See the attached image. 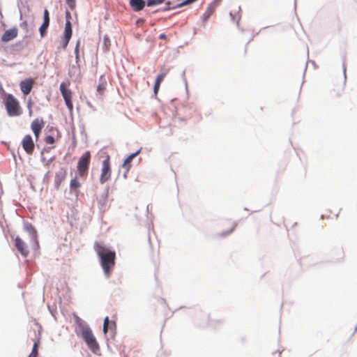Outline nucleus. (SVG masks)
<instances>
[{
  "instance_id": "nucleus-20",
  "label": "nucleus",
  "mask_w": 357,
  "mask_h": 357,
  "mask_svg": "<svg viewBox=\"0 0 357 357\" xmlns=\"http://www.w3.org/2000/svg\"><path fill=\"white\" fill-rule=\"evenodd\" d=\"M113 327L114 328L116 327L115 321H109V317H106L104 319L103 328H102L103 333L105 334H107V333L108 332L109 328H112Z\"/></svg>"
},
{
  "instance_id": "nucleus-7",
  "label": "nucleus",
  "mask_w": 357,
  "mask_h": 357,
  "mask_svg": "<svg viewBox=\"0 0 357 357\" xmlns=\"http://www.w3.org/2000/svg\"><path fill=\"white\" fill-rule=\"evenodd\" d=\"M66 22L65 24L63 37L61 40V47L63 49L66 48L73 34L72 25L70 21V13L69 11L66 12Z\"/></svg>"
},
{
  "instance_id": "nucleus-13",
  "label": "nucleus",
  "mask_w": 357,
  "mask_h": 357,
  "mask_svg": "<svg viewBox=\"0 0 357 357\" xmlns=\"http://www.w3.org/2000/svg\"><path fill=\"white\" fill-rule=\"evenodd\" d=\"M15 246L22 256L26 257L29 255L28 247L19 236H17L15 239Z\"/></svg>"
},
{
  "instance_id": "nucleus-8",
  "label": "nucleus",
  "mask_w": 357,
  "mask_h": 357,
  "mask_svg": "<svg viewBox=\"0 0 357 357\" xmlns=\"http://www.w3.org/2000/svg\"><path fill=\"white\" fill-rule=\"evenodd\" d=\"M112 174L110 166L109 156L107 155L106 158L102 161L101 174L100 176V182L105 183L109 180Z\"/></svg>"
},
{
  "instance_id": "nucleus-9",
  "label": "nucleus",
  "mask_w": 357,
  "mask_h": 357,
  "mask_svg": "<svg viewBox=\"0 0 357 357\" xmlns=\"http://www.w3.org/2000/svg\"><path fill=\"white\" fill-rule=\"evenodd\" d=\"M22 146L28 155H32L35 149V144L30 135H26L22 140Z\"/></svg>"
},
{
  "instance_id": "nucleus-27",
  "label": "nucleus",
  "mask_w": 357,
  "mask_h": 357,
  "mask_svg": "<svg viewBox=\"0 0 357 357\" xmlns=\"http://www.w3.org/2000/svg\"><path fill=\"white\" fill-rule=\"evenodd\" d=\"M67 3L71 9H73L75 6V0H66Z\"/></svg>"
},
{
  "instance_id": "nucleus-24",
  "label": "nucleus",
  "mask_w": 357,
  "mask_h": 357,
  "mask_svg": "<svg viewBox=\"0 0 357 357\" xmlns=\"http://www.w3.org/2000/svg\"><path fill=\"white\" fill-rule=\"evenodd\" d=\"M165 0H147V6H153L162 3Z\"/></svg>"
},
{
  "instance_id": "nucleus-18",
  "label": "nucleus",
  "mask_w": 357,
  "mask_h": 357,
  "mask_svg": "<svg viewBox=\"0 0 357 357\" xmlns=\"http://www.w3.org/2000/svg\"><path fill=\"white\" fill-rule=\"evenodd\" d=\"M130 4L135 11L142 10L145 6V1L144 0H130Z\"/></svg>"
},
{
  "instance_id": "nucleus-29",
  "label": "nucleus",
  "mask_w": 357,
  "mask_h": 357,
  "mask_svg": "<svg viewBox=\"0 0 357 357\" xmlns=\"http://www.w3.org/2000/svg\"><path fill=\"white\" fill-rule=\"evenodd\" d=\"M166 38V36H165L164 33H162V34H161V35L160 36V38H161V39H164V38Z\"/></svg>"
},
{
  "instance_id": "nucleus-21",
  "label": "nucleus",
  "mask_w": 357,
  "mask_h": 357,
  "mask_svg": "<svg viewBox=\"0 0 357 357\" xmlns=\"http://www.w3.org/2000/svg\"><path fill=\"white\" fill-rule=\"evenodd\" d=\"M139 153V151H136L135 153L130 155L125 160L123 164V167L126 168L128 171L130 169L131 162L135 157H136Z\"/></svg>"
},
{
  "instance_id": "nucleus-5",
  "label": "nucleus",
  "mask_w": 357,
  "mask_h": 357,
  "mask_svg": "<svg viewBox=\"0 0 357 357\" xmlns=\"http://www.w3.org/2000/svg\"><path fill=\"white\" fill-rule=\"evenodd\" d=\"M70 82H61L59 86L60 91L65 100V103L70 112L73 109V105L72 101V91L68 88Z\"/></svg>"
},
{
  "instance_id": "nucleus-26",
  "label": "nucleus",
  "mask_w": 357,
  "mask_h": 357,
  "mask_svg": "<svg viewBox=\"0 0 357 357\" xmlns=\"http://www.w3.org/2000/svg\"><path fill=\"white\" fill-rule=\"evenodd\" d=\"M211 13H212V10L209 8L207 9V10L203 15V17H202L203 21L204 22L207 21L208 19L209 18V17L211 16Z\"/></svg>"
},
{
  "instance_id": "nucleus-12",
  "label": "nucleus",
  "mask_w": 357,
  "mask_h": 357,
  "mask_svg": "<svg viewBox=\"0 0 357 357\" xmlns=\"http://www.w3.org/2000/svg\"><path fill=\"white\" fill-rule=\"evenodd\" d=\"M33 84H34V81L31 78H28L24 80H22L20 84V89H21L22 92L24 95L29 94L32 90Z\"/></svg>"
},
{
  "instance_id": "nucleus-22",
  "label": "nucleus",
  "mask_w": 357,
  "mask_h": 357,
  "mask_svg": "<svg viewBox=\"0 0 357 357\" xmlns=\"http://www.w3.org/2000/svg\"><path fill=\"white\" fill-rule=\"evenodd\" d=\"M75 324L78 326L79 333L84 330V328H89V326L86 325L84 321L76 314L74 315Z\"/></svg>"
},
{
  "instance_id": "nucleus-1",
  "label": "nucleus",
  "mask_w": 357,
  "mask_h": 357,
  "mask_svg": "<svg viewBox=\"0 0 357 357\" xmlns=\"http://www.w3.org/2000/svg\"><path fill=\"white\" fill-rule=\"evenodd\" d=\"M94 250L100 258V266L106 278H109L116 264V252L105 246L102 243L96 242Z\"/></svg>"
},
{
  "instance_id": "nucleus-17",
  "label": "nucleus",
  "mask_w": 357,
  "mask_h": 357,
  "mask_svg": "<svg viewBox=\"0 0 357 357\" xmlns=\"http://www.w3.org/2000/svg\"><path fill=\"white\" fill-rule=\"evenodd\" d=\"M166 75H167V72L165 71V72L160 73L157 76L156 79H155V84H154V87H153V91H154V93L155 94L158 93V92L159 91V89H160V84L164 80Z\"/></svg>"
},
{
  "instance_id": "nucleus-4",
  "label": "nucleus",
  "mask_w": 357,
  "mask_h": 357,
  "mask_svg": "<svg viewBox=\"0 0 357 357\" xmlns=\"http://www.w3.org/2000/svg\"><path fill=\"white\" fill-rule=\"evenodd\" d=\"M91 162V153L86 151L79 159L77 162V171L79 176L86 177L88 174Z\"/></svg>"
},
{
  "instance_id": "nucleus-2",
  "label": "nucleus",
  "mask_w": 357,
  "mask_h": 357,
  "mask_svg": "<svg viewBox=\"0 0 357 357\" xmlns=\"http://www.w3.org/2000/svg\"><path fill=\"white\" fill-rule=\"evenodd\" d=\"M3 102L7 113L10 116H17L22 114V111L20 102L12 94H6Z\"/></svg>"
},
{
  "instance_id": "nucleus-25",
  "label": "nucleus",
  "mask_w": 357,
  "mask_h": 357,
  "mask_svg": "<svg viewBox=\"0 0 357 357\" xmlns=\"http://www.w3.org/2000/svg\"><path fill=\"white\" fill-rule=\"evenodd\" d=\"M44 141L47 144H53L55 142V139L53 136L48 135L45 137Z\"/></svg>"
},
{
  "instance_id": "nucleus-28",
  "label": "nucleus",
  "mask_w": 357,
  "mask_h": 357,
  "mask_svg": "<svg viewBox=\"0 0 357 357\" xmlns=\"http://www.w3.org/2000/svg\"><path fill=\"white\" fill-rule=\"evenodd\" d=\"M79 45H80V40H78L77 42L76 47L75 48V55H76L77 58H78V56H79Z\"/></svg>"
},
{
  "instance_id": "nucleus-16",
  "label": "nucleus",
  "mask_w": 357,
  "mask_h": 357,
  "mask_svg": "<svg viewBox=\"0 0 357 357\" xmlns=\"http://www.w3.org/2000/svg\"><path fill=\"white\" fill-rule=\"evenodd\" d=\"M107 85V82L105 75H101L99 78V82L97 86V92L100 96H103L106 90Z\"/></svg>"
},
{
  "instance_id": "nucleus-6",
  "label": "nucleus",
  "mask_w": 357,
  "mask_h": 357,
  "mask_svg": "<svg viewBox=\"0 0 357 357\" xmlns=\"http://www.w3.org/2000/svg\"><path fill=\"white\" fill-rule=\"evenodd\" d=\"M70 82H61L59 86L60 91L65 100V103L70 112L73 109V105L72 101V91L68 88Z\"/></svg>"
},
{
  "instance_id": "nucleus-23",
  "label": "nucleus",
  "mask_w": 357,
  "mask_h": 357,
  "mask_svg": "<svg viewBox=\"0 0 357 357\" xmlns=\"http://www.w3.org/2000/svg\"><path fill=\"white\" fill-rule=\"evenodd\" d=\"M80 183L77 181V179L76 178H73L71 181H70V189H78L79 187H80Z\"/></svg>"
},
{
  "instance_id": "nucleus-19",
  "label": "nucleus",
  "mask_w": 357,
  "mask_h": 357,
  "mask_svg": "<svg viewBox=\"0 0 357 357\" xmlns=\"http://www.w3.org/2000/svg\"><path fill=\"white\" fill-rule=\"evenodd\" d=\"M40 344V335H38V337L34 341L32 351H31V354H29V357H38V347H39Z\"/></svg>"
},
{
  "instance_id": "nucleus-3",
  "label": "nucleus",
  "mask_w": 357,
  "mask_h": 357,
  "mask_svg": "<svg viewBox=\"0 0 357 357\" xmlns=\"http://www.w3.org/2000/svg\"><path fill=\"white\" fill-rule=\"evenodd\" d=\"M79 334L86 342L89 349L93 354H98L100 352V346L90 327L84 328V330L79 332Z\"/></svg>"
},
{
  "instance_id": "nucleus-14",
  "label": "nucleus",
  "mask_w": 357,
  "mask_h": 357,
  "mask_svg": "<svg viewBox=\"0 0 357 357\" xmlns=\"http://www.w3.org/2000/svg\"><path fill=\"white\" fill-rule=\"evenodd\" d=\"M44 21L43 24L40 26L39 29L40 36L43 38L46 34L47 29L50 24V16H49V12L47 9L44 10Z\"/></svg>"
},
{
  "instance_id": "nucleus-11",
  "label": "nucleus",
  "mask_w": 357,
  "mask_h": 357,
  "mask_svg": "<svg viewBox=\"0 0 357 357\" xmlns=\"http://www.w3.org/2000/svg\"><path fill=\"white\" fill-rule=\"evenodd\" d=\"M67 175L66 169L61 168L55 174L54 185L56 189H59L61 183L66 179Z\"/></svg>"
},
{
  "instance_id": "nucleus-10",
  "label": "nucleus",
  "mask_w": 357,
  "mask_h": 357,
  "mask_svg": "<svg viewBox=\"0 0 357 357\" xmlns=\"http://www.w3.org/2000/svg\"><path fill=\"white\" fill-rule=\"evenodd\" d=\"M45 126V121L43 119L37 118L34 119L31 123V129L33 131L35 139L37 142L39 139L42 129Z\"/></svg>"
},
{
  "instance_id": "nucleus-15",
  "label": "nucleus",
  "mask_w": 357,
  "mask_h": 357,
  "mask_svg": "<svg viewBox=\"0 0 357 357\" xmlns=\"http://www.w3.org/2000/svg\"><path fill=\"white\" fill-rule=\"evenodd\" d=\"M17 29L16 28L6 30L1 37V40L4 43L9 42L17 37Z\"/></svg>"
}]
</instances>
